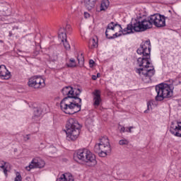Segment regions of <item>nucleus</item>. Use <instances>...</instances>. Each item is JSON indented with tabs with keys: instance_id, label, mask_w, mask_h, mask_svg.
<instances>
[{
	"instance_id": "f257e3e1",
	"label": "nucleus",
	"mask_w": 181,
	"mask_h": 181,
	"mask_svg": "<svg viewBox=\"0 0 181 181\" xmlns=\"http://www.w3.org/2000/svg\"><path fill=\"white\" fill-rule=\"evenodd\" d=\"M138 54L143 55L142 57L137 59V66L142 67L136 69V73L142 78L151 80V77L155 76V68L151 62V41L143 42L140 47L137 49Z\"/></svg>"
},
{
	"instance_id": "f03ea898",
	"label": "nucleus",
	"mask_w": 181,
	"mask_h": 181,
	"mask_svg": "<svg viewBox=\"0 0 181 181\" xmlns=\"http://www.w3.org/2000/svg\"><path fill=\"white\" fill-rule=\"evenodd\" d=\"M76 92V98H64L60 102V108L65 114L73 115L81 111V98L78 96L81 94V90L77 89Z\"/></svg>"
},
{
	"instance_id": "7ed1b4c3",
	"label": "nucleus",
	"mask_w": 181,
	"mask_h": 181,
	"mask_svg": "<svg viewBox=\"0 0 181 181\" xmlns=\"http://www.w3.org/2000/svg\"><path fill=\"white\" fill-rule=\"evenodd\" d=\"M152 21L151 16H137L135 22L133 24H128L127 28L123 30L124 35H129L134 32H145L148 29H152Z\"/></svg>"
},
{
	"instance_id": "20e7f679",
	"label": "nucleus",
	"mask_w": 181,
	"mask_h": 181,
	"mask_svg": "<svg viewBox=\"0 0 181 181\" xmlns=\"http://www.w3.org/2000/svg\"><path fill=\"white\" fill-rule=\"evenodd\" d=\"M179 82L177 80H171L170 83H160L156 86V91L157 95L156 96V101H163L165 98H170L173 97V90L175 86H177Z\"/></svg>"
},
{
	"instance_id": "39448f33",
	"label": "nucleus",
	"mask_w": 181,
	"mask_h": 181,
	"mask_svg": "<svg viewBox=\"0 0 181 181\" xmlns=\"http://www.w3.org/2000/svg\"><path fill=\"white\" fill-rule=\"evenodd\" d=\"M66 138L68 141H76L80 135L81 126L75 118H69L66 122Z\"/></svg>"
},
{
	"instance_id": "423d86ee",
	"label": "nucleus",
	"mask_w": 181,
	"mask_h": 181,
	"mask_svg": "<svg viewBox=\"0 0 181 181\" xmlns=\"http://www.w3.org/2000/svg\"><path fill=\"white\" fill-rule=\"evenodd\" d=\"M76 158L83 165L88 166H95L97 165V159L95 155L87 148L79 149L76 152Z\"/></svg>"
},
{
	"instance_id": "0eeeda50",
	"label": "nucleus",
	"mask_w": 181,
	"mask_h": 181,
	"mask_svg": "<svg viewBox=\"0 0 181 181\" xmlns=\"http://www.w3.org/2000/svg\"><path fill=\"white\" fill-rule=\"evenodd\" d=\"M94 151L101 158H105L108 153H110L111 145H110L108 137L104 136L100 139V142L95 145Z\"/></svg>"
},
{
	"instance_id": "6e6552de",
	"label": "nucleus",
	"mask_w": 181,
	"mask_h": 181,
	"mask_svg": "<svg viewBox=\"0 0 181 181\" xmlns=\"http://www.w3.org/2000/svg\"><path fill=\"white\" fill-rule=\"evenodd\" d=\"M151 25L156 28H165L166 26V18L163 15L155 13L151 15Z\"/></svg>"
},
{
	"instance_id": "1a4fd4ad",
	"label": "nucleus",
	"mask_w": 181,
	"mask_h": 181,
	"mask_svg": "<svg viewBox=\"0 0 181 181\" xmlns=\"http://www.w3.org/2000/svg\"><path fill=\"white\" fill-rule=\"evenodd\" d=\"M28 86L32 88H43L45 86V79L36 76L30 77L28 79Z\"/></svg>"
},
{
	"instance_id": "9d476101",
	"label": "nucleus",
	"mask_w": 181,
	"mask_h": 181,
	"mask_svg": "<svg viewBox=\"0 0 181 181\" xmlns=\"http://www.w3.org/2000/svg\"><path fill=\"white\" fill-rule=\"evenodd\" d=\"M46 163L40 158H35L32 160L28 166L25 167L26 170L30 172L31 169L45 168Z\"/></svg>"
},
{
	"instance_id": "9b49d317",
	"label": "nucleus",
	"mask_w": 181,
	"mask_h": 181,
	"mask_svg": "<svg viewBox=\"0 0 181 181\" xmlns=\"http://www.w3.org/2000/svg\"><path fill=\"white\" fill-rule=\"evenodd\" d=\"M124 30L125 28L122 30V27H121V25L115 23L114 22L110 23L107 26V33H108V32H111V30H113L115 33H118L119 32L122 35H128L124 34Z\"/></svg>"
},
{
	"instance_id": "f8f14e48",
	"label": "nucleus",
	"mask_w": 181,
	"mask_h": 181,
	"mask_svg": "<svg viewBox=\"0 0 181 181\" xmlns=\"http://www.w3.org/2000/svg\"><path fill=\"white\" fill-rule=\"evenodd\" d=\"M170 132L175 136L181 137V122H172L170 127Z\"/></svg>"
},
{
	"instance_id": "ddd939ff",
	"label": "nucleus",
	"mask_w": 181,
	"mask_h": 181,
	"mask_svg": "<svg viewBox=\"0 0 181 181\" xmlns=\"http://www.w3.org/2000/svg\"><path fill=\"white\" fill-rule=\"evenodd\" d=\"M0 15L1 16H11L12 15V7L11 4L6 3L0 6Z\"/></svg>"
},
{
	"instance_id": "4468645a",
	"label": "nucleus",
	"mask_w": 181,
	"mask_h": 181,
	"mask_svg": "<svg viewBox=\"0 0 181 181\" xmlns=\"http://www.w3.org/2000/svg\"><path fill=\"white\" fill-rule=\"evenodd\" d=\"M71 32H73V28H71V25L69 24H66L65 27L63 28H60L59 36L62 39H66L67 37V35H71Z\"/></svg>"
},
{
	"instance_id": "2eb2a0df",
	"label": "nucleus",
	"mask_w": 181,
	"mask_h": 181,
	"mask_svg": "<svg viewBox=\"0 0 181 181\" xmlns=\"http://www.w3.org/2000/svg\"><path fill=\"white\" fill-rule=\"evenodd\" d=\"M62 94L65 96V98H76L74 95V90L71 86H66L62 89Z\"/></svg>"
},
{
	"instance_id": "dca6fc26",
	"label": "nucleus",
	"mask_w": 181,
	"mask_h": 181,
	"mask_svg": "<svg viewBox=\"0 0 181 181\" xmlns=\"http://www.w3.org/2000/svg\"><path fill=\"white\" fill-rule=\"evenodd\" d=\"M0 78H4V80L11 78V72L8 71L5 65H0Z\"/></svg>"
},
{
	"instance_id": "f3484780",
	"label": "nucleus",
	"mask_w": 181,
	"mask_h": 181,
	"mask_svg": "<svg viewBox=\"0 0 181 181\" xmlns=\"http://www.w3.org/2000/svg\"><path fill=\"white\" fill-rule=\"evenodd\" d=\"M93 105L98 107L101 103V92L99 90H95L93 92Z\"/></svg>"
},
{
	"instance_id": "a211bd4d",
	"label": "nucleus",
	"mask_w": 181,
	"mask_h": 181,
	"mask_svg": "<svg viewBox=\"0 0 181 181\" xmlns=\"http://www.w3.org/2000/svg\"><path fill=\"white\" fill-rule=\"evenodd\" d=\"M11 170V165L5 161H0V172H3L5 176H8V172Z\"/></svg>"
},
{
	"instance_id": "6ab92c4d",
	"label": "nucleus",
	"mask_w": 181,
	"mask_h": 181,
	"mask_svg": "<svg viewBox=\"0 0 181 181\" xmlns=\"http://www.w3.org/2000/svg\"><path fill=\"white\" fill-rule=\"evenodd\" d=\"M56 181H74V177L70 173L62 174Z\"/></svg>"
},
{
	"instance_id": "aec40b11",
	"label": "nucleus",
	"mask_w": 181,
	"mask_h": 181,
	"mask_svg": "<svg viewBox=\"0 0 181 181\" xmlns=\"http://www.w3.org/2000/svg\"><path fill=\"white\" fill-rule=\"evenodd\" d=\"M122 33H115L114 30H111V31H108L107 33V28L105 31V36L107 39H115V37H119V36H122Z\"/></svg>"
},
{
	"instance_id": "412c9836",
	"label": "nucleus",
	"mask_w": 181,
	"mask_h": 181,
	"mask_svg": "<svg viewBox=\"0 0 181 181\" xmlns=\"http://www.w3.org/2000/svg\"><path fill=\"white\" fill-rule=\"evenodd\" d=\"M96 2L97 0H84L85 6L88 11H91L95 6Z\"/></svg>"
},
{
	"instance_id": "4be33fe9",
	"label": "nucleus",
	"mask_w": 181,
	"mask_h": 181,
	"mask_svg": "<svg viewBox=\"0 0 181 181\" xmlns=\"http://www.w3.org/2000/svg\"><path fill=\"white\" fill-rule=\"evenodd\" d=\"M108 6H110V1L109 0H103L100 4V12L103 11H107L108 9Z\"/></svg>"
},
{
	"instance_id": "5701e85b",
	"label": "nucleus",
	"mask_w": 181,
	"mask_h": 181,
	"mask_svg": "<svg viewBox=\"0 0 181 181\" xmlns=\"http://www.w3.org/2000/svg\"><path fill=\"white\" fill-rule=\"evenodd\" d=\"M89 47H90V49L98 47V40L95 38H90L89 40Z\"/></svg>"
},
{
	"instance_id": "b1692460",
	"label": "nucleus",
	"mask_w": 181,
	"mask_h": 181,
	"mask_svg": "<svg viewBox=\"0 0 181 181\" xmlns=\"http://www.w3.org/2000/svg\"><path fill=\"white\" fill-rule=\"evenodd\" d=\"M42 115V110H40L39 108H35L34 109V115L33 118L34 119H37V118H40Z\"/></svg>"
},
{
	"instance_id": "393cba45",
	"label": "nucleus",
	"mask_w": 181,
	"mask_h": 181,
	"mask_svg": "<svg viewBox=\"0 0 181 181\" xmlns=\"http://www.w3.org/2000/svg\"><path fill=\"white\" fill-rule=\"evenodd\" d=\"M49 60L51 62H56L59 59V54L57 52H52L49 54Z\"/></svg>"
},
{
	"instance_id": "a878e982",
	"label": "nucleus",
	"mask_w": 181,
	"mask_h": 181,
	"mask_svg": "<svg viewBox=\"0 0 181 181\" xmlns=\"http://www.w3.org/2000/svg\"><path fill=\"white\" fill-rule=\"evenodd\" d=\"M62 42L64 45V47L66 49V50H70V44H69V42H67V37L62 38Z\"/></svg>"
},
{
	"instance_id": "bb28decb",
	"label": "nucleus",
	"mask_w": 181,
	"mask_h": 181,
	"mask_svg": "<svg viewBox=\"0 0 181 181\" xmlns=\"http://www.w3.org/2000/svg\"><path fill=\"white\" fill-rule=\"evenodd\" d=\"M78 62L80 66H83L84 64V57L83 56V54L78 56Z\"/></svg>"
},
{
	"instance_id": "cd10ccee",
	"label": "nucleus",
	"mask_w": 181,
	"mask_h": 181,
	"mask_svg": "<svg viewBox=\"0 0 181 181\" xmlns=\"http://www.w3.org/2000/svg\"><path fill=\"white\" fill-rule=\"evenodd\" d=\"M70 63L67 64L68 67H76V59L74 58H71L69 59Z\"/></svg>"
},
{
	"instance_id": "c85d7f7f",
	"label": "nucleus",
	"mask_w": 181,
	"mask_h": 181,
	"mask_svg": "<svg viewBox=\"0 0 181 181\" xmlns=\"http://www.w3.org/2000/svg\"><path fill=\"white\" fill-rule=\"evenodd\" d=\"M14 181H22V175H21V173L19 172H17L16 173V177Z\"/></svg>"
},
{
	"instance_id": "c756f323",
	"label": "nucleus",
	"mask_w": 181,
	"mask_h": 181,
	"mask_svg": "<svg viewBox=\"0 0 181 181\" xmlns=\"http://www.w3.org/2000/svg\"><path fill=\"white\" fill-rule=\"evenodd\" d=\"M149 110H152V102L147 103V110L144 111L145 114H147Z\"/></svg>"
},
{
	"instance_id": "7c9ffc66",
	"label": "nucleus",
	"mask_w": 181,
	"mask_h": 181,
	"mask_svg": "<svg viewBox=\"0 0 181 181\" xmlns=\"http://www.w3.org/2000/svg\"><path fill=\"white\" fill-rule=\"evenodd\" d=\"M129 141L127 139H122L119 141V144L120 145H128Z\"/></svg>"
},
{
	"instance_id": "2f4dec72",
	"label": "nucleus",
	"mask_w": 181,
	"mask_h": 181,
	"mask_svg": "<svg viewBox=\"0 0 181 181\" xmlns=\"http://www.w3.org/2000/svg\"><path fill=\"white\" fill-rule=\"evenodd\" d=\"M118 129H119V131L121 134H122V132H125V129H127V127H123L122 125L121 124H119V127H118Z\"/></svg>"
},
{
	"instance_id": "473e14b6",
	"label": "nucleus",
	"mask_w": 181,
	"mask_h": 181,
	"mask_svg": "<svg viewBox=\"0 0 181 181\" xmlns=\"http://www.w3.org/2000/svg\"><path fill=\"white\" fill-rule=\"evenodd\" d=\"M29 139H30V134H27L23 136V140L25 142H27V141H29Z\"/></svg>"
},
{
	"instance_id": "72a5a7b5",
	"label": "nucleus",
	"mask_w": 181,
	"mask_h": 181,
	"mask_svg": "<svg viewBox=\"0 0 181 181\" xmlns=\"http://www.w3.org/2000/svg\"><path fill=\"white\" fill-rule=\"evenodd\" d=\"M84 18L85 19H88V18H90V13L85 12L84 13Z\"/></svg>"
},
{
	"instance_id": "f704fd0d",
	"label": "nucleus",
	"mask_w": 181,
	"mask_h": 181,
	"mask_svg": "<svg viewBox=\"0 0 181 181\" xmlns=\"http://www.w3.org/2000/svg\"><path fill=\"white\" fill-rule=\"evenodd\" d=\"M89 64H90V67H93V65L94 64V60L90 59V60L89 61Z\"/></svg>"
},
{
	"instance_id": "c9c22d12",
	"label": "nucleus",
	"mask_w": 181,
	"mask_h": 181,
	"mask_svg": "<svg viewBox=\"0 0 181 181\" xmlns=\"http://www.w3.org/2000/svg\"><path fill=\"white\" fill-rule=\"evenodd\" d=\"M132 129H134V127H129L128 132H129V133L132 132Z\"/></svg>"
},
{
	"instance_id": "e433bc0d",
	"label": "nucleus",
	"mask_w": 181,
	"mask_h": 181,
	"mask_svg": "<svg viewBox=\"0 0 181 181\" xmlns=\"http://www.w3.org/2000/svg\"><path fill=\"white\" fill-rule=\"evenodd\" d=\"M92 78H93V80H97V76H96L95 75H93V76H92Z\"/></svg>"
},
{
	"instance_id": "4c0bfd02",
	"label": "nucleus",
	"mask_w": 181,
	"mask_h": 181,
	"mask_svg": "<svg viewBox=\"0 0 181 181\" xmlns=\"http://www.w3.org/2000/svg\"><path fill=\"white\" fill-rule=\"evenodd\" d=\"M8 36H9L10 37H11V36H12V32H11V31L9 32Z\"/></svg>"
},
{
	"instance_id": "58836bf2",
	"label": "nucleus",
	"mask_w": 181,
	"mask_h": 181,
	"mask_svg": "<svg viewBox=\"0 0 181 181\" xmlns=\"http://www.w3.org/2000/svg\"><path fill=\"white\" fill-rule=\"evenodd\" d=\"M128 131H129V127H126L125 132H128Z\"/></svg>"
}]
</instances>
